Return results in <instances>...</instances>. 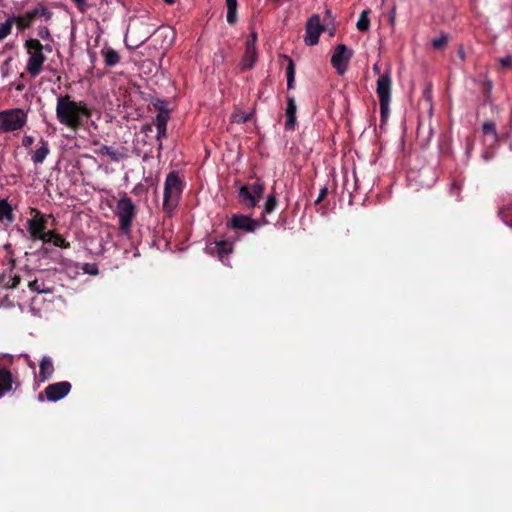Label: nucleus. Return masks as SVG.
<instances>
[{
    "label": "nucleus",
    "mask_w": 512,
    "mask_h": 512,
    "mask_svg": "<svg viewBox=\"0 0 512 512\" xmlns=\"http://www.w3.org/2000/svg\"><path fill=\"white\" fill-rule=\"evenodd\" d=\"M91 112L83 101L76 102L70 96H59L56 104V117L60 124L76 130L84 118H89Z\"/></svg>",
    "instance_id": "f257e3e1"
},
{
    "label": "nucleus",
    "mask_w": 512,
    "mask_h": 512,
    "mask_svg": "<svg viewBox=\"0 0 512 512\" xmlns=\"http://www.w3.org/2000/svg\"><path fill=\"white\" fill-rule=\"evenodd\" d=\"M24 49L27 55L26 71L31 78L37 77L44 69L46 56L44 51L51 52V45H42L38 39L30 38L24 43Z\"/></svg>",
    "instance_id": "f03ea898"
},
{
    "label": "nucleus",
    "mask_w": 512,
    "mask_h": 512,
    "mask_svg": "<svg viewBox=\"0 0 512 512\" xmlns=\"http://www.w3.org/2000/svg\"><path fill=\"white\" fill-rule=\"evenodd\" d=\"M28 115L23 109L15 108L0 111V131L12 132L22 129L27 122Z\"/></svg>",
    "instance_id": "7ed1b4c3"
},
{
    "label": "nucleus",
    "mask_w": 512,
    "mask_h": 512,
    "mask_svg": "<svg viewBox=\"0 0 512 512\" xmlns=\"http://www.w3.org/2000/svg\"><path fill=\"white\" fill-rule=\"evenodd\" d=\"M392 79L389 71L379 75L376 86V93L379 99L380 111L382 117L389 114V105L391 101Z\"/></svg>",
    "instance_id": "20e7f679"
},
{
    "label": "nucleus",
    "mask_w": 512,
    "mask_h": 512,
    "mask_svg": "<svg viewBox=\"0 0 512 512\" xmlns=\"http://www.w3.org/2000/svg\"><path fill=\"white\" fill-rule=\"evenodd\" d=\"M182 192V182L179 176L172 172L168 174L164 186V208L169 211L176 204Z\"/></svg>",
    "instance_id": "39448f33"
},
{
    "label": "nucleus",
    "mask_w": 512,
    "mask_h": 512,
    "mask_svg": "<svg viewBox=\"0 0 512 512\" xmlns=\"http://www.w3.org/2000/svg\"><path fill=\"white\" fill-rule=\"evenodd\" d=\"M352 55V50L344 44H339L335 47L331 56V64L339 75H343L347 71Z\"/></svg>",
    "instance_id": "423d86ee"
},
{
    "label": "nucleus",
    "mask_w": 512,
    "mask_h": 512,
    "mask_svg": "<svg viewBox=\"0 0 512 512\" xmlns=\"http://www.w3.org/2000/svg\"><path fill=\"white\" fill-rule=\"evenodd\" d=\"M264 194V185L261 183H254L251 185L242 186L239 190L241 201L248 207H255L259 203Z\"/></svg>",
    "instance_id": "0eeeda50"
},
{
    "label": "nucleus",
    "mask_w": 512,
    "mask_h": 512,
    "mask_svg": "<svg viewBox=\"0 0 512 512\" xmlns=\"http://www.w3.org/2000/svg\"><path fill=\"white\" fill-rule=\"evenodd\" d=\"M116 213L119 217L120 228L123 231H128L134 215V205L132 201L129 198L120 199L117 204Z\"/></svg>",
    "instance_id": "6e6552de"
},
{
    "label": "nucleus",
    "mask_w": 512,
    "mask_h": 512,
    "mask_svg": "<svg viewBox=\"0 0 512 512\" xmlns=\"http://www.w3.org/2000/svg\"><path fill=\"white\" fill-rule=\"evenodd\" d=\"M47 218L39 210L32 208L30 218L27 220V230L31 236L37 238L46 228Z\"/></svg>",
    "instance_id": "1a4fd4ad"
},
{
    "label": "nucleus",
    "mask_w": 512,
    "mask_h": 512,
    "mask_svg": "<svg viewBox=\"0 0 512 512\" xmlns=\"http://www.w3.org/2000/svg\"><path fill=\"white\" fill-rule=\"evenodd\" d=\"M257 34L252 32L246 41L245 52L241 61L242 69H250L254 66L258 53L256 49Z\"/></svg>",
    "instance_id": "9d476101"
},
{
    "label": "nucleus",
    "mask_w": 512,
    "mask_h": 512,
    "mask_svg": "<svg viewBox=\"0 0 512 512\" xmlns=\"http://www.w3.org/2000/svg\"><path fill=\"white\" fill-rule=\"evenodd\" d=\"M70 390L71 384L68 381H62L48 385L44 393L48 401L56 402L68 395Z\"/></svg>",
    "instance_id": "9b49d317"
},
{
    "label": "nucleus",
    "mask_w": 512,
    "mask_h": 512,
    "mask_svg": "<svg viewBox=\"0 0 512 512\" xmlns=\"http://www.w3.org/2000/svg\"><path fill=\"white\" fill-rule=\"evenodd\" d=\"M267 221L263 219L262 224H266ZM232 228L236 230H244L246 232H254L261 226V222L252 219L246 215H234L231 220Z\"/></svg>",
    "instance_id": "f8f14e48"
},
{
    "label": "nucleus",
    "mask_w": 512,
    "mask_h": 512,
    "mask_svg": "<svg viewBox=\"0 0 512 512\" xmlns=\"http://www.w3.org/2000/svg\"><path fill=\"white\" fill-rule=\"evenodd\" d=\"M323 31V27L320 24V19L317 15L312 16L306 25V36L305 43L313 46L318 43L319 36Z\"/></svg>",
    "instance_id": "ddd939ff"
},
{
    "label": "nucleus",
    "mask_w": 512,
    "mask_h": 512,
    "mask_svg": "<svg viewBox=\"0 0 512 512\" xmlns=\"http://www.w3.org/2000/svg\"><path fill=\"white\" fill-rule=\"evenodd\" d=\"M297 106L294 97H287V107L285 111L286 122L285 128L287 130H293L296 126L297 118H296Z\"/></svg>",
    "instance_id": "4468645a"
},
{
    "label": "nucleus",
    "mask_w": 512,
    "mask_h": 512,
    "mask_svg": "<svg viewBox=\"0 0 512 512\" xmlns=\"http://www.w3.org/2000/svg\"><path fill=\"white\" fill-rule=\"evenodd\" d=\"M54 373L53 361L49 356H44L40 361V371L37 380L41 383L49 380Z\"/></svg>",
    "instance_id": "2eb2a0df"
},
{
    "label": "nucleus",
    "mask_w": 512,
    "mask_h": 512,
    "mask_svg": "<svg viewBox=\"0 0 512 512\" xmlns=\"http://www.w3.org/2000/svg\"><path fill=\"white\" fill-rule=\"evenodd\" d=\"M207 250L211 254H216L221 261H224V257L232 252V245L225 241H219L211 243L207 246Z\"/></svg>",
    "instance_id": "dca6fc26"
},
{
    "label": "nucleus",
    "mask_w": 512,
    "mask_h": 512,
    "mask_svg": "<svg viewBox=\"0 0 512 512\" xmlns=\"http://www.w3.org/2000/svg\"><path fill=\"white\" fill-rule=\"evenodd\" d=\"M36 15H37V10H32V11L25 12L24 14L19 15V16L12 15L10 17L14 18V24L16 25V27L19 30H24L32 25Z\"/></svg>",
    "instance_id": "f3484780"
},
{
    "label": "nucleus",
    "mask_w": 512,
    "mask_h": 512,
    "mask_svg": "<svg viewBox=\"0 0 512 512\" xmlns=\"http://www.w3.org/2000/svg\"><path fill=\"white\" fill-rule=\"evenodd\" d=\"M12 389V375L6 369H0V397Z\"/></svg>",
    "instance_id": "a211bd4d"
},
{
    "label": "nucleus",
    "mask_w": 512,
    "mask_h": 512,
    "mask_svg": "<svg viewBox=\"0 0 512 512\" xmlns=\"http://www.w3.org/2000/svg\"><path fill=\"white\" fill-rule=\"evenodd\" d=\"M29 289L39 294H49L53 292V287L45 284L43 280L35 279L29 282Z\"/></svg>",
    "instance_id": "6ab92c4d"
},
{
    "label": "nucleus",
    "mask_w": 512,
    "mask_h": 512,
    "mask_svg": "<svg viewBox=\"0 0 512 512\" xmlns=\"http://www.w3.org/2000/svg\"><path fill=\"white\" fill-rule=\"evenodd\" d=\"M101 53L107 66H115L120 60L118 52L112 48H104Z\"/></svg>",
    "instance_id": "aec40b11"
},
{
    "label": "nucleus",
    "mask_w": 512,
    "mask_h": 512,
    "mask_svg": "<svg viewBox=\"0 0 512 512\" xmlns=\"http://www.w3.org/2000/svg\"><path fill=\"white\" fill-rule=\"evenodd\" d=\"M168 113L161 112L157 115L155 125L157 128V136L158 138L166 135V126L168 121Z\"/></svg>",
    "instance_id": "412c9836"
},
{
    "label": "nucleus",
    "mask_w": 512,
    "mask_h": 512,
    "mask_svg": "<svg viewBox=\"0 0 512 512\" xmlns=\"http://www.w3.org/2000/svg\"><path fill=\"white\" fill-rule=\"evenodd\" d=\"M49 154V146L45 141H41V146L34 152L32 160L36 164L42 163Z\"/></svg>",
    "instance_id": "4be33fe9"
},
{
    "label": "nucleus",
    "mask_w": 512,
    "mask_h": 512,
    "mask_svg": "<svg viewBox=\"0 0 512 512\" xmlns=\"http://www.w3.org/2000/svg\"><path fill=\"white\" fill-rule=\"evenodd\" d=\"M13 221L12 208L7 200L0 199V221Z\"/></svg>",
    "instance_id": "5701e85b"
},
{
    "label": "nucleus",
    "mask_w": 512,
    "mask_h": 512,
    "mask_svg": "<svg viewBox=\"0 0 512 512\" xmlns=\"http://www.w3.org/2000/svg\"><path fill=\"white\" fill-rule=\"evenodd\" d=\"M14 25V18L8 17L3 23L0 24V42L3 41L12 31Z\"/></svg>",
    "instance_id": "b1692460"
},
{
    "label": "nucleus",
    "mask_w": 512,
    "mask_h": 512,
    "mask_svg": "<svg viewBox=\"0 0 512 512\" xmlns=\"http://www.w3.org/2000/svg\"><path fill=\"white\" fill-rule=\"evenodd\" d=\"M286 59L288 61V66L286 69L287 87L288 89H292L294 87L295 67L293 60L290 57H286Z\"/></svg>",
    "instance_id": "393cba45"
},
{
    "label": "nucleus",
    "mask_w": 512,
    "mask_h": 512,
    "mask_svg": "<svg viewBox=\"0 0 512 512\" xmlns=\"http://www.w3.org/2000/svg\"><path fill=\"white\" fill-rule=\"evenodd\" d=\"M369 10H363L357 23V29L360 31H367L370 26V20H369Z\"/></svg>",
    "instance_id": "a878e982"
},
{
    "label": "nucleus",
    "mask_w": 512,
    "mask_h": 512,
    "mask_svg": "<svg viewBox=\"0 0 512 512\" xmlns=\"http://www.w3.org/2000/svg\"><path fill=\"white\" fill-rule=\"evenodd\" d=\"M277 206V199L275 194L271 193L267 196L264 203V214H270Z\"/></svg>",
    "instance_id": "bb28decb"
},
{
    "label": "nucleus",
    "mask_w": 512,
    "mask_h": 512,
    "mask_svg": "<svg viewBox=\"0 0 512 512\" xmlns=\"http://www.w3.org/2000/svg\"><path fill=\"white\" fill-rule=\"evenodd\" d=\"M251 116H252L251 113H245L243 111L236 110L231 115V122H233V123H245V122H247L251 118Z\"/></svg>",
    "instance_id": "cd10ccee"
},
{
    "label": "nucleus",
    "mask_w": 512,
    "mask_h": 512,
    "mask_svg": "<svg viewBox=\"0 0 512 512\" xmlns=\"http://www.w3.org/2000/svg\"><path fill=\"white\" fill-rule=\"evenodd\" d=\"M483 132L486 136H490L492 141L497 140V133L494 123L486 122L483 124Z\"/></svg>",
    "instance_id": "c85d7f7f"
},
{
    "label": "nucleus",
    "mask_w": 512,
    "mask_h": 512,
    "mask_svg": "<svg viewBox=\"0 0 512 512\" xmlns=\"http://www.w3.org/2000/svg\"><path fill=\"white\" fill-rule=\"evenodd\" d=\"M501 215L505 222L510 221L509 226L512 227V203L501 211Z\"/></svg>",
    "instance_id": "c756f323"
},
{
    "label": "nucleus",
    "mask_w": 512,
    "mask_h": 512,
    "mask_svg": "<svg viewBox=\"0 0 512 512\" xmlns=\"http://www.w3.org/2000/svg\"><path fill=\"white\" fill-rule=\"evenodd\" d=\"M160 33L164 35L166 38H169L167 45H172V43L175 40V32L170 28H163L160 30Z\"/></svg>",
    "instance_id": "7c9ffc66"
},
{
    "label": "nucleus",
    "mask_w": 512,
    "mask_h": 512,
    "mask_svg": "<svg viewBox=\"0 0 512 512\" xmlns=\"http://www.w3.org/2000/svg\"><path fill=\"white\" fill-rule=\"evenodd\" d=\"M52 243L56 247H61V248H68L69 247V243L66 242L63 237H61L60 235H58L56 233H55V237H53Z\"/></svg>",
    "instance_id": "2f4dec72"
},
{
    "label": "nucleus",
    "mask_w": 512,
    "mask_h": 512,
    "mask_svg": "<svg viewBox=\"0 0 512 512\" xmlns=\"http://www.w3.org/2000/svg\"><path fill=\"white\" fill-rule=\"evenodd\" d=\"M53 237H55V232L53 231H43L40 236L37 237V239H40L44 243H52Z\"/></svg>",
    "instance_id": "473e14b6"
},
{
    "label": "nucleus",
    "mask_w": 512,
    "mask_h": 512,
    "mask_svg": "<svg viewBox=\"0 0 512 512\" xmlns=\"http://www.w3.org/2000/svg\"><path fill=\"white\" fill-rule=\"evenodd\" d=\"M38 35L43 40H49L50 39V31L46 26H41L38 29Z\"/></svg>",
    "instance_id": "72a5a7b5"
},
{
    "label": "nucleus",
    "mask_w": 512,
    "mask_h": 512,
    "mask_svg": "<svg viewBox=\"0 0 512 512\" xmlns=\"http://www.w3.org/2000/svg\"><path fill=\"white\" fill-rule=\"evenodd\" d=\"M447 43V38L446 37H438V38H435L433 41H432V45L435 47V48H441L443 47L444 45H446Z\"/></svg>",
    "instance_id": "f704fd0d"
},
{
    "label": "nucleus",
    "mask_w": 512,
    "mask_h": 512,
    "mask_svg": "<svg viewBox=\"0 0 512 512\" xmlns=\"http://www.w3.org/2000/svg\"><path fill=\"white\" fill-rule=\"evenodd\" d=\"M500 64L505 68L512 67V55H507L499 60Z\"/></svg>",
    "instance_id": "c9c22d12"
},
{
    "label": "nucleus",
    "mask_w": 512,
    "mask_h": 512,
    "mask_svg": "<svg viewBox=\"0 0 512 512\" xmlns=\"http://www.w3.org/2000/svg\"><path fill=\"white\" fill-rule=\"evenodd\" d=\"M34 143V138L30 135H25L22 139V145L25 147H30Z\"/></svg>",
    "instance_id": "e433bc0d"
},
{
    "label": "nucleus",
    "mask_w": 512,
    "mask_h": 512,
    "mask_svg": "<svg viewBox=\"0 0 512 512\" xmlns=\"http://www.w3.org/2000/svg\"><path fill=\"white\" fill-rule=\"evenodd\" d=\"M102 151H103V153L109 155L112 159L118 160L117 153L115 151L111 150V148L104 146Z\"/></svg>",
    "instance_id": "4c0bfd02"
},
{
    "label": "nucleus",
    "mask_w": 512,
    "mask_h": 512,
    "mask_svg": "<svg viewBox=\"0 0 512 512\" xmlns=\"http://www.w3.org/2000/svg\"><path fill=\"white\" fill-rule=\"evenodd\" d=\"M227 21L230 24L235 23V21H236V10H228L227 11Z\"/></svg>",
    "instance_id": "58836bf2"
},
{
    "label": "nucleus",
    "mask_w": 512,
    "mask_h": 512,
    "mask_svg": "<svg viewBox=\"0 0 512 512\" xmlns=\"http://www.w3.org/2000/svg\"><path fill=\"white\" fill-rule=\"evenodd\" d=\"M228 10H237V0H226Z\"/></svg>",
    "instance_id": "ea45409f"
},
{
    "label": "nucleus",
    "mask_w": 512,
    "mask_h": 512,
    "mask_svg": "<svg viewBox=\"0 0 512 512\" xmlns=\"http://www.w3.org/2000/svg\"><path fill=\"white\" fill-rule=\"evenodd\" d=\"M19 282H20V277L15 276V277L12 279V283H11V284H8V287H10V288H15V287H17V285L19 284Z\"/></svg>",
    "instance_id": "a19ab883"
},
{
    "label": "nucleus",
    "mask_w": 512,
    "mask_h": 512,
    "mask_svg": "<svg viewBox=\"0 0 512 512\" xmlns=\"http://www.w3.org/2000/svg\"><path fill=\"white\" fill-rule=\"evenodd\" d=\"M327 194V189L326 188H323L321 189L320 193H319V196L317 198V202H320L322 201V199H324V197L326 196Z\"/></svg>",
    "instance_id": "79ce46f5"
},
{
    "label": "nucleus",
    "mask_w": 512,
    "mask_h": 512,
    "mask_svg": "<svg viewBox=\"0 0 512 512\" xmlns=\"http://www.w3.org/2000/svg\"><path fill=\"white\" fill-rule=\"evenodd\" d=\"M80 10H84L85 8V0H73Z\"/></svg>",
    "instance_id": "37998d69"
},
{
    "label": "nucleus",
    "mask_w": 512,
    "mask_h": 512,
    "mask_svg": "<svg viewBox=\"0 0 512 512\" xmlns=\"http://www.w3.org/2000/svg\"><path fill=\"white\" fill-rule=\"evenodd\" d=\"M373 71L376 74H380V67H379V65L377 63L373 65Z\"/></svg>",
    "instance_id": "c03bdc74"
},
{
    "label": "nucleus",
    "mask_w": 512,
    "mask_h": 512,
    "mask_svg": "<svg viewBox=\"0 0 512 512\" xmlns=\"http://www.w3.org/2000/svg\"><path fill=\"white\" fill-rule=\"evenodd\" d=\"M28 365L30 368H32L33 370L35 369V364L32 362V361H29L28 362Z\"/></svg>",
    "instance_id": "a18cd8bd"
},
{
    "label": "nucleus",
    "mask_w": 512,
    "mask_h": 512,
    "mask_svg": "<svg viewBox=\"0 0 512 512\" xmlns=\"http://www.w3.org/2000/svg\"><path fill=\"white\" fill-rule=\"evenodd\" d=\"M164 1H165L166 3H169V4H171V3H173V2H174V0H164Z\"/></svg>",
    "instance_id": "49530a36"
}]
</instances>
